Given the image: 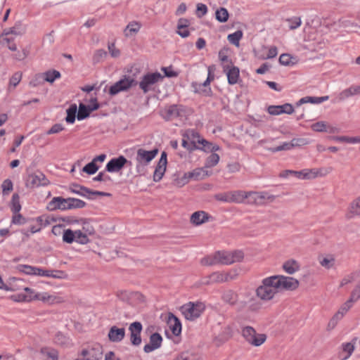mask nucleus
Returning <instances> with one entry per match:
<instances>
[{
  "instance_id": "obj_1",
  "label": "nucleus",
  "mask_w": 360,
  "mask_h": 360,
  "mask_svg": "<svg viewBox=\"0 0 360 360\" xmlns=\"http://www.w3.org/2000/svg\"><path fill=\"white\" fill-rule=\"evenodd\" d=\"M116 297L122 302L137 309H142L147 305L146 296L139 291L118 290L116 292Z\"/></svg>"
},
{
  "instance_id": "obj_2",
  "label": "nucleus",
  "mask_w": 360,
  "mask_h": 360,
  "mask_svg": "<svg viewBox=\"0 0 360 360\" xmlns=\"http://www.w3.org/2000/svg\"><path fill=\"white\" fill-rule=\"evenodd\" d=\"M22 297L21 300L30 302L32 300H40L49 304L60 303L63 301L62 298L47 292H37L30 288H25V294L19 295Z\"/></svg>"
},
{
  "instance_id": "obj_3",
  "label": "nucleus",
  "mask_w": 360,
  "mask_h": 360,
  "mask_svg": "<svg viewBox=\"0 0 360 360\" xmlns=\"http://www.w3.org/2000/svg\"><path fill=\"white\" fill-rule=\"evenodd\" d=\"M241 335L245 340L250 345L259 347L266 340V335L257 333L255 329L250 326L241 325Z\"/></svg>"
},
{
  "instance_id": "obj_4",
  "label": "nucleus",
  "mask_w": 360,
  "mask_h": 360,
  "mask_svg": "<svg viewBox=\"0 0 360 360\" xmlns=\"http://www.w3.org/2000/svg\"><path fill=\"white\" fill-rule=\"evenodd\" d=\"M278 292V290L274 284L273 276L264 278L262 285L256 290L257 296L264 301L271 300Z\"/></svg>"
},
{
  "instance_id": "obj_5",
  "label": "nucleus",
  "mask_w": 360,
  "mask_h": 360,
  "mask_svg": "<svg viewBox=\"0 0 360 360\" xmlns=\"http://www.w3.org/2000/svg\"><path fill=\"white\" fill-rule=\"evenodd\" d=\"M158 153V149L154 148L151 150H146L143 148H139L136 152V160L137 165L136 172L140 175L145 174V165H147Z\"/></svg>"
},
{
  "instance_id": "obj_6",
  "label": "nucleus",
  "mask_w": 360,
  "mask_h": 360,
  "mask_svg": "<svg viewBox=\"0 0 360 360\" xmlns=\"http://www.w3.org/2000/svg\"><path fill=\"white\" fill-rule=\"evenodd\" d=\"M138 84V82L129 75H124L109 89V94L115 96L122 91H127Z\"/></svg>"
},
{
  "instance_id": "obj_7",
  "label": "nucleus",
  "mask_w": 360,
  "mask_h": 360,
  "mask_svg": "<svg viewBox=\"0 0 360 360\" xmlns=\"http://www.w3.org/2000/svg\"><path fill=\"white\" fill-rule=\"evenodd\" d=\"M164 79L160 72H148L144 75L139 82H138L139 88L143 91L144 94L150 91L153 88V86L158 82L162 81Z\"/></svg>"
},
{
  "instance_id": "obj_8",
  "label": "nucleus",
  "mask_w": 360,
  "mask_h": 360,
  "mask_svg": "<svg viewBox=\"0 0 360 360\" xmlns=\"http://www.w3.org/2000/svg\"><path fill=\"white\" fill-rule=\"evenodd\" d=\"M273 278L278 292L283 290H292L299 286V281L292 277L273 276Z\"/></svg>"
},
{
  "instance_id": "obj_9",
  "label": "nucleus",
  "mask_w": 360,
  "mask_h": 360,
  "mask_svg": "<svg viewBox=\"0 0 360 360\" xmlns=\"http://www.w3.org/2000/svg\"><path fill=\"white\" fill-rule=\"evenodd\" d=\"M206 307L202 302H189L179 307L182 315H200L205 311Z\"/></svg>"
},
{
  "instance_id": "obj_10",
  "label": "nucleus",
  "mask_w": 360,
  "mask_h": 360,
  "mask_svg": "<svg viewBox=\"0 0 360 360\" xmlns=\"http://www.w3.org/2000/svg\"><path fill=\"white\" fill-rule=\"evenodd\" d=\"M274 200V196L269 195L266 192L249 191L247 193L246 203L261 205H264L266 200L273 201Z\"/></svg>"
},
{
  "instance_id": "obj_11",
  "label": "nucleus",
  "mask_w": 360,
  "mask_h": 360,
  "mask_svg": "<svg viewBox=\"0 0 360 360\" xmlns=\"http://www.w3.org/2000/svg\"><path fill=\"white\" fill-rule=\"evenodd\" d=\"M81 354L90 360H101L103 357V347L99 344H94L82 349Z\"/></svg>"
},
{
  "instance_id": "obj_12",
  "label": "nucleus",
  "mask_w": 360,
  "mask_h": 360,
  "mask_svg": "<svg viewBox=\"0 0 360 360\" xmlns=\"http://www.w3.org/2000/svg\"><path fill=\"white\" fill-rule=\"evenodd\" d=\"M48 183L49 181L45 175L42 172L37 171L28 176L26 181V186L27 187H38L40 186H46Z\"/></svg>"
},
{
  "instance_id": "obj_13",
  "label": "nucleus",
  "mask_w": 360,
  "mask_h": 360,
  "mask_svg": "<svg viewBox=\"0 0 360 360\" xmlns=\"http://www.w3.org/2000/svg\"><path fill=\"white\" fill-rule=\"evenodd\" d=\"M127 163L131 164L124 156L120 155L118 158L111 159L106 165L105 169L108 172H117Z\"/></svg>"
},
{
  "instance_id": "obj_14",
  "label": "nucleus",
  "mask_w": 360,
  "mask_h": 360,
  "mask_svg": "<svg viewBox=\"0 0 360 360\" xmlns=\"http://www.w3.org/2000/svg\"><path fill=\"white\" fill-rule=\"evenodd\" d=\"M296 178L302 180L313 179L319 176H323L322 169H304L300 171H294L293 174Z\"/></svg>"
},
{
  "instance_id": "obj_15",
  "label": "nucleus",
  "mask_w": 360,
  "mask_h": 360,
  "mask_svg": "<svg viewBox=\"0 0 360 360\" xmlns=\"http://www.w3.org/2000/svg\"><path fill=\"white\" fill-rule=\"evenodd\" d=\"M223 72L226 75L229 84H236L238 82L240 70L238 67L234 66L233 64L230 65L225 64Z\"/></svg>"
},
{
  "instance_id": "obj_16",
  "label": "nucleus",
  "mask_w": 360,
  "mask_h": 360,
  "mask_svg": "<svg viewBox=\"0 0 360 360\" xmlns=\"http://www.w3.org/2000/svg\"><path fill=\"white\" fill-rule=\"evenodd\" d=\"M47 209L50 211L56 210H69L68 198L54 197L47 205Z\"/></svg>"
},
{
  "instance_id": "obj_17",
  "label": "nucleus",
  "mask_w": 360,
  "mask_h": 360,
  "mask_svg": "<svg viewBox=\"0 0 360 360\" xmlns=\"http://www.w3.org/2000/svg\"><path fill=\"white\" fill-rule=\"evenodd\" d=\"M293 112L294 108L290 103H285L281 105H271L268 108V112L273 115H278L282 113L290 115Z\"/></svg>"
},
{
  "instance_id": "obj_18",
  "label": "nucleus",
  "mask_w": 360,
  "mask_h": 360,
  "mask_svg": "<svg viewBox=\"0 0 360 360\" xmlns=\"http://www.w3.org/2000/svg\"><path fill=\"white\" fill-rule=\"evenodd\" d=\"M162 338L161 335L155 333L150 337V342L144 346L143 350L146 353H149L161 346Z\"/></svg>"
},
{
  "instance_id": "obj_19",
  "label": "nucleus",
  "mask_w": 360,
  "mask_h": 360,
  "mask_svg": "<svg viewBox=\"0 0 360 360\" xmlns=\"http://www.w3.org/2000/svg\"><path fill=\"white\" fill-rule=\"evenodd\" d=\"M222 298L226 303L230 304H238L239 308H243L246 304V302L245 301H238V295L231 290L225 291Z\"/></svg>"
},
{
  "instance_id": "obj_20",
  "label": "nucleus",
  "mask_w": 360,
  "mask_h": 360,
  "mask_svg": "<svg viewBox=\"0 0 360 360\" xmlns=\"http://www.w3.org/2000/svg\"><path fill=\"white\" fill-rule=\"evenodd\" d=\"M99 104L96 103L94 104V107H91V105H86L83 103H80L79 105L78 112H77V120H82L88 117L90 113L99 108Z\"/></svg>"
},
{
  "instance_id": "obj_21",
  "label": "nucleus",
  "mask_w": 360,
  "mask_h": 360,
  "mask_svg": "<svg viewBox=\"0 0 360 360\" xmlns=\"http://www.w3.org/2000/svg\"><path fill=\"white\" fill-rule=\"evenodd\" d=\"M210 216L204 211H197L193 213L190 218V221L195 226H200L208 221Z\"/></svg>"
},
{
  "instance_id": "obj_22",
  "label": "nucleus",
  "mask_w": 360,
  "mask_h": 360,
  "mask_svg": "<svg viewBox=\"0 0 360 360\" xmlns=\"http://www.w3.org/2000/svg\"><path fill=\"white\" fill-rule=\"evenodd\" d=\"M208 77L207 79L202 84H193L195 87V92H204L205 95H209L211 92V89L209 87L211 80L214 79L213 76H211V68H208Z\"/></svg>"
},
{
  "instance_id": "obj_23",
  "label": "nucleus",
  "mask_w": 360,
  "mask_h": 360,
  "mask_svg": "<svg viewBox=\"0 0 360 360\" xmlns=\"http://www.w3.org/2000/svg\"><path fill=\"white\" fill-rule=\"evenodd\" d=\"M181 110L176 105H172L165 108L162 117L166 120H172L181 115Z\"/></svg>"
},
{
  "instance_id": "obj_24",
  "label": "nucleus",
  "mask_w": 360,
  "mask_h": 360,
  "mask_svg": "<svg viewBox=\"0 0 360 360\" xmlns=\"http://www.w3.org/2000/svg\"><path fill=\"white\" fill-rule=\"evenodd\" d=\"M356 216H360V196L349 204L346 214L347 219H352Z\"/></svg>"
},
{
  "instance_id": "obj_25",
  "label": "nucleus",
  "mask_w": 360,
  "mask_h": 360,
  "mask_svg": "<svg viewBox=\"0 0 360 360\" xmlns=\"http://www.w3.org/2000/svg\"><path fill=\"white\" fill-rule=\"evenodd\" d=\"M124 328L112 326L108 333V338L112 342H120L124 338Z\"/></svg>"
},
{
  "instance_id": "obj_26",
  "label": "nucleus",
  "mask_w": 360,
  "mask_h": 360,
  "mask_svg": "<svg viewBox=\"0 0 360 360\" xmlns=\"http://www.w3.org/2000/svg\"><path fill=\"white\" fill-rule=\"evenodd\" d=\"M0 44L2 46L8 47L11 51L17 50L16 44L14 43V38L8 35V32H2L0 35Z\"/></svg>"
},
{
  "instance_id": "obj_27",
  "label": "nucleus",
  "mask_w": 360,
  "mask_h": 360,
  "mask_svg": "<svg viewBox=\"0 0 360 360\" xmlns=\"http://www.w3.org/2000/svg\"><path fill=\"white\" fill-rule=\"evenodd\" d=\"M168 325L172 333L178 336L181 333V323L177 316H168Z\"/></svg>"
},
{
  "instance_id": "obj_28",
  "label": "nucleus",
  "mask_w": 360,
  "mask_h": 360,
  "mask_svg": "<svg viewBox=\"0 0 360 360\" xmlns=\"http://www.w3.org/2000/svg\"><path fill=\"white\" fill-rule=\"evenodd\" d=\"M40 354L42 360H58V352L53 348H41Z\"/></svg>"
},
{
  "instance_id": "obj_29",
  "label": "nucleus",
  "mask_w": 360,
  "mask_h": 360,
  "mask_svg": "<svg viewBox=\"0 0 360 360\" xmlns=\"http://www.w3.org/2000/svg\"><path fill=\"white\" fill-rule=\"evenodd\" d=\"M70 190L72 193L78 194L81 196L94 200V198L89 195L90 189L79 184H72L70 186Z\"/></svg>"
},
{
  "instance_id": "obj_30",
  "label": "nucleus",
  "mask_w": 360,
  "mask_h": 360,
  "mask_svg": "<svg viewBox=\"0 0 360 360\" xmlns=\"http://www.w3.org/2000/svg\"><path fill=\"white\" fill-rule=\"evenodd\" d=\"M231 193V202L234 203H246L247 200V193L243 191H230Z\"/></svg>"
},
{
  "instance_id": "obj_31",
  "label": "nucleus",
  "mask_w": 360,
  "mask_h": 360,
  "mask_svg": "<svg viewBox=\"0 0 360 360\" xmlns=\"http://www.w3.org/2000/svg\"><path fill=\"white\" fill-rule=\"evenodd\" d=\"M186 175L189 177V179L200 180L208 176L210 174L204 168H197L192 172H187Z\"/></svg>"
},
{
  "instance_id": "obj_32",
  "label": "nucleus",
  "mask_w": 360,
  "mask_h": 360,
  "mask_svg": "<svg viewBox=\"0 0 360 360\" xmlns=\"http://www.w3.org/2000/svg\"><path fill=\"white\" fill-rule=\"evenodd\" d=\"M329 97L328 96H321V97H313V96H306L302 98L297 103V105H301L304 103H321L323 101H328Z\"/></svg>"
},
{
  "instance_id": "obj_33",
  "label": "nucleus",
  "mask_w": 360,
  "mask_h": 360,
  "mask_svg": "<svg viewBox=\"0 0 360 360\" xmlns=\"http://www.w3.org/2000/svg\"><path fill=\"white\" fill-rule=\"evenodd\" d=\"M196 138H197V143L202 145V147H198V148H200V149H202L205 151L207 150V151H211V152L217 151L219 149V147L218 146L214 145L213 143L206 141L204 139H200L198 134L196 136Z\"/></svg>"
},
{
  "instance_id": "obj_34",
  "label": "nucleus",
  "mask_w": 360,
  "mask_h": 360,
  "mask_svg": "<svg viewBox=\"0 0 360 360\" xmlns=\"http://www.w3.org/2000/svg\"><path fill=\"white\" fill-rule=\"evenodd\" d=\"M283 268L286 273L293 274L300 269V264L297 261L290 259L283 264Z\"/></svg>"
},
{
  "instance_id": "obj_35",
  "label": "nucleus",
  "mask_w": 360,
  "mask_h": 360,
  "mask_svg": "<svg viewBox=\"0 0 360 360\" xmlns=\"http://www.w3.org/2000/svg\"><path fill=\"white\" fill-rule=\"evenodd\" d=\"M63 274V272L60 271H49L37 267L35 275L45 277L61 278Z\"/></svg>"
},
{
  "instance_id": "obj_36",
  "label": "nucleus",
  "mask_w": 360,
  "mask_h": 360,
  "mask_svg": "<svg viewBox=\"0 0 360 360\" xmlns=\"http://www.w3.org/2000/svg\"><path fill=\"white\" fill-rule=\"evenodd\" d=\"M319 261L320 264L327 269H330L335 266V259L333 255H328L326 257H319Z\"/></svg>"
},
{
  "instance_id": "obj_37",
  "label": "nucleus",
  "mask_w": 360,
  "mask_h": 360,
  "mask_svg": "<svg viewBox=\"0 0 360 360\" xmlns=\"http://www.w3.org/2000/svg\"><path fill=\"white\" fill-rule=\"evenodd\" d=\"M215 254L217 264L221 263L223 264H231L233 263V260L231 259L230 252H217Z\"/></svg>"
},
{
  "instance_id": "obj_38",
  "label": "nucleus",
  "mask_w": 360,
  "mask_h": 360,
  "mask_svg": "<svg viewBox=\"0 0 360 360\" xmlns=\"http://www.w3.org/2000/svg\"><path fill=\"white\" fill-rule=\"evenodd\" d=\"M77 111V107L76 104H72L66 110L67 116L65 121L68 123L72 124L75 121L76 113Z\"/></svg>"
},
{
  "instance_id": "obj_39",
  "label": "nucleus",
  "mask_w": 360,
  "mask_h": 360,
  "mask_svg": "<svg viewBox=\"0 0 360 360\" xmlns=\"http://www.w3.org/2000/svg\"><path fill=\"white\" fill-rule=\"evenodd\" d=\"M166 167H167V165H162L161 163L158 162V165L155 167V172L153 174V181H154L158 182L162 179V178L166 171Z\"/></svg>"
},
{
  "instance_id": "obj_40",
  "label": "nucleus",
  "mask_w": 360,
  "mask_h": 360,
  "mask_svg": "<svg viewBox=\"0 0 360 360\" xmlns=\"http://www.w3.org/2000/svg\"><path fill=\"white\" fill-rule=\"evenodd\" d=\"M191 136H192V140L189 142L188 140L183 139L182 140V146L187 148L189 150H193L194 149L198 148V146H196L197 141L195 140L197 133H195L194 131H191Z\"/></svg>"
},
{
  "instance_id": "obj_41",
  "label": "nucleus",
  "mask_w": 360,
  "mask_h": 360,
  "mask_svg": "<svg viewBox=\"0 0 360 360\" xmlns=\"http://www.w3.org/2000/svg\"><path fill=\"white\" fill-rule=\"evenodd\" d=\"M141 25L136 22H132L128 24L124 30L126 37H131L135 34L140 30Z\"/></svg>"
},
{
  "instance_id": "obj_42",
  "label": "nucleus",
  "mask_w": 360,
  "mask_h": 360,
  "mask_svg": "<svg viewBox=\"0 0 360 360\" xmlns=\"http://www.w3.org/2000/svg\"><path fill=\"white\" fill-rule=\"evenodd\" d=\"M42 77L46 82L53 83L56 79L60 77V73L57 70L47 71L43 73Z\"/></svg>"
},
{
  "instance_id": "obj_43",
  "label": "nucleus",
  "mask_w": 360,
  "mask_h": 360,
  "mask_svg": "<svg viewBox=\"0 0 360 360\" xmlns=\"http://www.w3.org/2000/svg\"><path fill=\"white\" fill-rule=\"evenodd\" d=\"M243 37V32L241 30H237L236 32L228 35L229 41L236 46H239V41Z\"/></svg>"
},
{
  "instance_id": "obj_44",
  "label": "nucleus",
  "mask_w": 360,
  "mask_h": 360,
  "mask_svg": "<svg viewBox=\"0 0 360 360\" xmlns=\"http://www.w3.org/2000/svg\"><path fill=\"white\" fill-rule=\"evenodd\" d=\"M69 210L83 208L86 206V202L82 200L68 198Z\"/></svg>"
},
{
  "instance_id": "obj_45",
  "label": "nucleus",
  "mask_w": 360,
  "mask_h": 360,
  "mask_svg": "<svg viewBox=\"0 0 360 360\" xmlns=\"http://www.w3.org/2000/svg\"><path fill=\"white\" fill-rule=\"evenodd\" d=\"M11 209L13 214L18 213L21 210L20 197L17 193H14L12 196Z\"/></svg>"
},
{
  "instance_id": "obj_46",
  "label": "nucleus",
  "mask_w": 360,
  "mask_h": 360,
  "mask_svg": "<svg viewBox=\"0 0 360 360\" xmlns=\"http://www.w3.org/2000/svg\"><path fill=\"white\" fill-rule=\"evenodd\" d=\"M216 19L220 22H225L229 19V13L225 8L217 9L215 13Z\"/></svg>"
},
{
  "instance_id": "obj_47",
  "label": "nucleus",
  "mask_w": 360,
  "mask_h": 360,
  "mask_svg": "<svg viewBox=\"0 0 360 360\" xmlns=\"http://www.w3.org/2000/svg\"><path fill=\"white\" fill-rule=\"evenodd\" d=\"M219 161V155L212 153L207 159L205 167L206 168L213 167L218 164Z\"/></svg>"
},
{
  "instance_id": "obj_48",
  "label": "nucleus",
  "mask_w": 360,
  "mask_h": 360,
  "mask_svg": "<svg viewBox=\"0 0 360 360\" xmlns=\"http://www.w3.org/2000/svg\"><path fill=\"white\" fill-rule=\"evenodd\" d=\"M354 343L347 342L342 345V349L347 354L342 359V360H347L349 358L354 350Z\"/></svg>"
},
{
  "instance_id": "obj_49",
  "label": "nucleus",
  "mask_w": 360,
  "mask_h": 360,
  "mask_svg": "<svg viewBox=\"0 0 360 360\" xmlns=\"http://www.w3.org/2000/svg\"><path fill=\"white\" fill-rule=\"evenodd\" d=\"M18 270L25 273L27 275H35L36 274V269L37 267L25 265V264H20L17 267Z\"/></svg>"
},
{
  "instance_id": "obj_50",
  "label": "nucleus",
  "mask_w": 360,
  "mask_h": 360,
  "mask_svg": "<svg viewBox=\"0 0 360 360\" xmlns=\"http://www.w3.org/2000/svg\"><path fill=\"white\" fill-rule=\"evenodd\" d=\"M4 32H8V35H22L25 32V29L22 27L20 25H15L14 27L9 28L8 30H4Z\"/></svg>"
},
{
  "instance_id": "obj_51",
  "label": "nucleus",
  "mask_w": 360,
  "mask_h": 360,
  "mask_svg": "<svg viewBox=\"0 0 360 360\" xmlns=\"http://www.w3.org/2000/svg\"><path fill=\"white\" fill-rule=\"evenodd\" d=\"M63 240L67 243H72L75 241V231H72L70 229L63 231Z\"/></svg>"
},
{
  "instance_id": "obj_52",
  "label": "nucleus",
  "mask_w": 360,
  "mask_h": 360,
  "mask_svg": "<svg viewBox=\"0 0 360 360\" xmlns=\"http://www.w3.org/2000/svg\"><path fill=\"white\" fill-rule=\"evenodd\" d=\"M98 166L91 161L82 168V172L88 174H94L98 171Z\"/></svg>"
},
{
  "instance_id": "obj_53",
  "label": "nucleus",
  "mask_w": 360,
  "mask_h": 360,
  "mask_svg": "<svg viewBox=\"0 0 360 360\" xmlns=\"http://www.w3.org/2000/svg\"><path fill=\"white\" fill-rule=\"evenodd\" d=\"M286 21L288 22L289 29L292 30L297 29L302 24V20L300 17H293L287 19Z\"/></svg>"
},
{
  "instance_id": "obj_54",
  "label": "nucleus",
  "mask_w": 360,
  "mask_h": 360,
  "mask_svg": "<svg viewBox=\"0 0 360 360\" xmlns=\"http://www.w3.org/2000/svg\"><path fill=\"white\" fill-rule=\"evenodd\" d=\"M210 283H223L226 278L224 276V272H214L210 276Z\"/></svg>"
},
{
  "instance_id": "obj_55",
  "label": "nucleus",
  "mask_w": 360,
  "mask_h": 360,
  "mask_svg": "<svg viewBox=\"0 0 360 360\" xmlns=\"http://www.w3.org/2000/svg\"><path fill=\"white\" fill-rule=\"evenodd\" d=\"M311 128L314 131L322 132L327 131L328 127L325 122H317L313 124H311Z\"/></svg>"
},
{
  "instance_id": "obj_56",
  "label": "nucleus",
  "mask_w": 360,
  "mask_h": 360,
  "mask_svg": "<svg viewBox=\"0 0 360 360\" xmlns=\"http://www.w3.org/2000/svg\"><path fill=\"white\" fill-rule=\"evenodd\" d=\"M354 302L349 299L345 303H344L340 308L338 309L335 315H344L352 306Z\"/></svg>"
},
{
  "instance_id": "obj_57",
  "label": "nucleus",
  "mask_w": 360,
  "mask_h": 360,
  "mask_svg": "<svg viewBox=\"0 0 360 360\" xmlns=\"http://www.w3.org/2000/svg\"><path fill=\"white\" fill-rule=\"evenodd\" d=\"M75 241L80 244H86L89 242V238L81 231H75Z\"/></svg>"
},
{
  "instance_id": "obj_58",
  "label": "nucleus",
  "mask_w": 360,
  "mask_h": 360,
  "mask_svg": "<svg viewBox=\"0 0 360 360\" xmlns=\"http://www.w3.org/2000/svg\"><path fill=\"white\" fill-rule=\"evenodd\" d=\"M228 341L227 338H226L222 334H219L215 335L212 339V343L214 346L219 347L223 345L225 342Z\"/></svg>"
},
{
  "instance_id": "obj_59",
  "label": "nucleus",
  "mask_w": 360,
  "mask_h": 360,
  "mask_svg": "<svg viewBox=\"0 0 360 360\" xmlns=\"http://www.w3.org/2000/svg\"><path fill=\"white\" fill-rule=\"evenodd\" d=\"M200 263L203 266H212L217 264L216 254L213 257H206L200 260Z\"/></svg>"
},
{
  "instance_id": "obj_60",
  "label": "nucleus",
  "mask_w": 360,
  "mask_h": 360,
  "mask_svg": "<svg viewBox=\"0 0 360 360\" xmlns=\"http://www.w3.org/2000/svg\"><path fill=\"white\" fill-rule=\"evenodd\" d=\"M2 193L4 195L8 194L13 190V183L10 179H6L1 184Z\"/></svg>"
},
{
  "instance_id": "obj_61",
  "label": "nucleus",
  "mask_w": 360,
  "mask_h": 360,
  "mask_svg": "<svg viewBox=\"0 0 360 360\" xmlns=\"http://www.w3.org/2000/svg\"><path fill=\"white\" fill-rule=\"evenodd\" d=\"M292 57L290 54L283 53L279 57V62L281 64L284 65H290L294 64L293 62L291 61Z\"/></svg>"
},
{
  "instance_id": "obj_62",
  "label": "nucleus",
  "mask_w": 360,
  "mask_h": 360,
  "mask_svg": "<svg viewBox=\"0 0 360 360\" xmlns=\"http://www.w3.org/2000/svg\"><path fill=\"white\" fill-rule=\"evenodd\" d=\"M290 142L292 148L302 146L308 143V141L303 138L292 139Z\"/></svg>"
},
{
  "instance_id": "obj_63",
  "label": "nucleus",
  "mask_w": 360,
  "mask_h": 360,
  "mask_svg": "<svg viewBox=\"0 0 360 360\" xmlns=\"http://www.w3.org/2000/svg\"><path fill=\"white\" fill-rule=\"evenodd\" d=\"M37 221L39 223V226L41 228L42 226H46L49 225L51 224V222L52 221H53V219L51 218L49 216L43 215V216L39 217L37 219Z\"/></svg>"
},
{
  "instance_id": "obj_64",
  "label": "nucleus",
  "mask_w": 360,
  "mask_h": 360,
  "mask_svg": "<svg viewBox=\"0 0 360 360\" xmlns=\"http://www.w3.org/2000/svg\"><path fill=\"white\" fill-rule=\"evenodd\" d=\"M353 96H354V94H353L352 89H351V87H349L343 91H342L340 93V94L338 96V99H339V101H345V99L348 98L349 97Z\"/></svg>"
}]
</instances>
